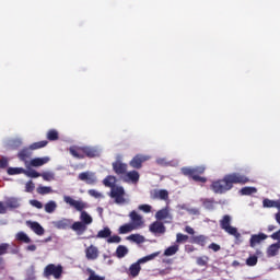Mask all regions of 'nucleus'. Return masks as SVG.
<instances>
[{
	"mask_svg": "<svg viewBox=\"0 0 280 280\" xmlns=\"http://www.w3.org/2000/svg\"><path fill=\"white\" fill-rule=\"evenodd\" d=\"M246 183H250V179L246 177V175L232 173L225 175L222 179L212 182L210 189H212L214 194H226V191H231L233 185H246Z\"/></svg>",
	"mask_w": 280,
	"mask_h": 280,
	"instance_id": "1",
	"label": "nucleus"
},
{
	"mask_svg": "<svg viewBox=\"0 0 280 280\" xmlns=\"http://www.w3.org/2000/svg\"><path fill=\"white\" fill-rule=\"evenodd\" d=\"M205 166H195V167H183L182 174L191 178L195 183H207V177H202V174L206 172Z\"/></svg>",
	"mask_w": 280,
	"mask_h": 280,
	"instance_id": "2",
	"label": "nucleus"
},
{
	"mask_svg": "<svg viewBox=\"0 0 280 280\" xmlns=\"http://www.w3.org/2000/svg\"><path fill=\"white\" fill-rule=\"evenodd\" d=\"M220 228L225 231L229 235L235 237L237 242L242 240V234L238 233L237 228L231 225V215L225 214L223 215L222 220H220Z\"/></svg>",
	"mask_w": 280,
	"mask_h": 280,
	"instance_id": "3",
	"label": "nucleus"
},
{
	"mask_svg": "<svg viewBox=\"0 0 280 280\" xmlns=\"http://www.w3.org/2000/svg\"><path fill=\"white\" fill-rule=\"evenodd\" d=\"M60 279L62 277V266L49 264L44 268L43 278L44 279Z\"/></svg>",
	"mask_w": 280,
	"mask_h": 280,
	"instance_id": "4",
	"label": "nucleus"
},
{
	"mask_svg": "<svg viewBox=\"0 0 280 280\" xmlns=\"http://www.w3.org/2000/svg\"><path fill=\"white\" fill-rule=\"evenodd\" d=\"M109 198H113L116 205H126V190L121 186L113 187Z\"/></svg>",
	"mask_w": 280,
	"mask_h": 280,
	"instance_id": "5",
	"label": "nucleus"
},
{
	"mask_svg": "<svg viewBox=\"0 0 280 280\" xmlns=\"http://www.w3.org/2000/svg\"><path fill=\"white\" fill-rule=\"evenodd\" d=\"M149 159L150 156L148 155L137 154L131 159L129 165L133 170H141V167H143V163H145V161H149Z\"/></svg>",
	"mask_w": 280,
	"mask_h": 280,
	"instance_id": "6",
	"label": "nucleus"
},
{
	"mask_svg": "<svg viewBox=\"0 0 280 280\" xmlns=\"http://www.w3.org/2000/svg\"><path fill=\"white\" fill-rule=\"evenodd\" d=\"M79 180L86 183V185H96L97 184V175L94 172H82L79 174Z\"/></svg>",
	"mask_w": 280,
	"mask_h": 280,
	"instance_id": "7",
	"label": "nucleus"
},
{
	"mask_svg": "<svg viewBox=\"0 0 280 280\" xmlns=\"http://www.w3.org/2000/svg\"><path fill=\"white\" fill-rule=\"evenodd\" d=\"M150 233H153V235H165V232L167 229L165 228V224L161 221H154L149 225Z\"/></svg>",
	"mask_w": 280,
	"mask_h": 280,
	"instance_id": "8",
	"label": "nucleus"
},
{
	"mask_svg": "<svg viewBox=\"0 0 280 280\" xmlns=\"http://www.w3.org/2000/svg\"><path fill=\"white\" fill-rule=\"evenodd\" d=\"M129 218L131 220V225L136 229V231L143 228V217L137 213V211L132 210L129 213Z\"/></svg>",
	"mask_w": 280,
	"mask_h": 280,
	"instance_id": "9",
	"label": "nucleus"
},
{
	"mask_svg": "<svg viewBox=\"0 0 280 280\" xmlns=\"http://www.w3.org/2000/svg\"><path fill=\"white\" fill-rule=\"evenodd\" d=\"M113 170L117 176H126L128 172V164L122 163L121 161H116L113 163Z\"/></svg>",
	"mask_w": 280,
	"mask_h": 280,
	"instance_id": "10",
	"label": "nucleus"
},
{
	"mask_svg": "<svg viewBox=\"0 0 280 280\" xmlns=\"http://www.w3.org/2000/svg\"><path fill=\"white\" fill-rule=\"evenodd\" d=\"M155 219L161 222L163 220H170V221H166V222H171V220H173V217L172 214L170 213V207H165L161 210H159L156 213H155Z\"/></svg>",
	"mask_w": 280,
	"mask_h": 280,
	"instance_id": "11",
	"label": "nucleus"
},
{
	"mask_svg": "<svg viewBox=\"0 0 280 280\" xmlns=\"http://www.w3.org/2000/svg\"><path fill=\"white\" fill-rule=\"evenodd\" d=\"M85 257L91 261H95L100 257V249L95 245H90L85 249Z\"/></svg>",
	"mask_w": 280,
	"mask_h": 280,
	"instance_id": "12",
	"label": "nucleus"
},
{
	"mask_svg": "<svg viewBox=\"0 0 280 280\" xmlns=\"http://www.w3.org/2000/svg\"><path fill=\"white\" fill-rule=\"evenodd\" d=\"M139 178H141V175H139V172L137 171H130L124 175L125 183H132L133 185H137V183H139Z\"/></svg>",
	"mask_w": 280,
	"mask_h": 280,
	"instance_id": "13",
	"label": "nucleus"
},
{
	"mask_svg": "<svg viewBox=\"0 0 280 280\" xmlns=\"http://www.w3.org/2000/svg\"><path fill=\"white\" fill-rule=\"evenodd\" d=\"M265 240H268V235L264 234V233H259V234H253L250 236L249 240V246L250 248H255V246H257L258 244H260L261 242H264Z\"/></svg>",
	"mask_w": 280,
	"mask_h": 280,
	"instance_id": "14",
	"label": "nucleus"
},
{
	"mask_svg": "<svg viewBox=\"0 0 280 280\" xmlns=\"http://www.w3.org/2000/svg\"><path fill=\"white\" fill-rule=\"evenodd\" d=\"M51 161L50 156H44V158H35L31 160L30 165L32 167H43V165H47Z\"/></svg>",
	"mask_w": 280,
	"mask_h": 280,
	"instance_id": "15",
	"label": "nucleus"
},
{
	"mask_svg": "<svg viewBox=\"0 0 280 280\" xmlns=\"http://www.w3.org/2000/svg\"><path fill=\"white\" fill-rule=\"evenodd\" d=\"M100 156V150L95 147H84V159H95Z\"/></svg>",
	"mask_w": 280,
	"mask_h": 280,
	"instance_id": "16",
	"label": "nucleus"
},
{
	"mask_svg": "<svg viewBox=\"0 0 280 280\" xmlns=\"http://www.w3.org/2000/svg\"><path fill=\"white\" fill-rule=\"evenodd\" d=\"M27 224H28L30 229L32 231H34V233L36 235H45V229L43 228V225H40V223H38L36 221H34V222L28 221Z\"/></svg>",
	"mask_w": 280,
	"mask_h": 280,
	"instance_id": "17",
	"label": "nucleus"
},
{
	"mask_svg": "<svg viewBox=\"0 0 280 280\" xmlns=\"http://www.w3.org/2000/svg\"><path fill=\"white\" fill-rule=\"evenodd\" d=\"M279 249H280V238L278 240L277 243L271 244L267 248V257H277V255H279Z\"/></svg>",
	"mask_w": 280,
	"mask_h": 280,
	"instance_id": "18",
	"label": "nucleus"
},
{
	"mask_svg": "<svg viewBox=\"0 0 280 280\" xmlns=\"http://www.w3.org/2000/svg\"><path fill=\"white\" fill-rule=\"evenodd\" d=\"M71 229L77 232V235H84L86 232V225L82 221L74 222Z\"/></svg>",
	"mask_w": 280,
	"mask_h": 280,
	"instance_id": "19",
	"label": "nucleus"
},
{
	"mask_svg": "<svg viewBox=\"0 0 280 280\" xmlns=\"http://www.w3.org/2000/svg\"><path fill=\"white\" fill-rule=\"evenodd\" d=\"M71 154L74 159H84V147L73 145L71 148Z\"/></svg>",
	"mask_w": 280,
	"mask_h": 280,
	"instance_id": "20",
	"label": "nucleus"
},
{
	"mask_svg": "<svg viewBox=\"0 0 280 280\" xmlns=\"http://www.w3.org/2000/svg\"><path fill=\"white\" fill-rule=\"evenodd\" d=\"M113 235V231H110V228L105 226L103 230H100L96 234V237L98 240H108Z\"/></svg>",
	"mask_w": 280,
	"mask_h": 280,
	"instance_id": "21",
	"label": "nucleus"
},
{
	"mask_svg": "<svg viewBox=\"0 0 280 280\" xmlns=\"http://www.w3.org/2000/svg\"><path fill=\"white\" fill-rule=\"evenodd\" d=\"M141 264L142 262H139V260L132 264L129 267V275H131L132 277H139V272H141Z\"/></svg>",
	"mask_w": 280,
	"mask_h": 280,
	"instance_id": "22",
	"label": "nucleus"
},
{
	"mask_svg": "<svg viewBox=\"0 0 280 280\" xmlns=\"http://www.w3.org/2000/svg\"><path fill=\"white\" fill-rule=\"evenodd\" d=\"M131 231H137V229L132 225V223L120 225L118 229V233L120 235H126V233H131Z\"/></svg>",
	"mask_w": 280,
	"mask_h": 280,
	"instance_id": "23",
	"label": "nucleus"
},
{
	"mask_svg": "<svg viewBox=\"0 0 280 280\" xmlns=\"http://www.w3.org/2000/svg\"><path fill=\"white\" fill-rule=\"evenodd\" d=\"M191 244H198V246H207V236L198 235L191 237Z\"/></svg>",
	"mask_w": 280,
	"mask_h": 280,
	"instance_id": "24",
	"label": "nucleus"
},
{
	"mask_svg": "<svg viewBox=\"0 0 280 280\" xmlns=\"http://www.w3.org/2000/svg\"><path fill=\"white\" fill-rule=\"evenodd\" d=\"M7 173L9 176H16L19 174H27V171L23 167H9Z\"/></svg>",
	"mask_w": 280,
	"mask_h": 280,
	"instance_id": "25",
	"label": "nucleus"
},
{
	"mask_svg": "<svg viewBox=\"0 0 280 280\" xmlns=\"http://www.w3.org/2000/svg\"><path fill=\"white\" fill-rule=\"evenodd\" d=\"M30 156H32V152H30V149H22L18 153V159H20V161H23V163H27V159H30Z\"/></svg>",
	"mask_w": 280,
	"mask_h": 280,
	"instance_id": "26",
	"label": "nucleus"
},
{
	"mask_svg": "<svg viewBox=\"0 0 280 280\" xmlns=\"http://www.w3.org/2000/svg\"><path fill=\"white\" fill-rule=\"evenodd\" d=\"M116 183H117V178L113 175H109L103 179V185L105 187H110L112 189H113V187H117V186H115Z\"/></svg>",
	"mask_w": 280,
	"mask_h": 280,
	"instance_id": "27",
	"label": "nucleus"
},
{
	"mask_svg": "<svg viewBox=\"0 0 280 280\" xmlns=\"http://www.w3.org/2000/svg\"><path fill=\"white\" fill-rule=\"evenodd\" d=\"M71 207H73L77 211H84L86 209V203L80 200L71 199Z\"/></svg>",
	"mask_w": 280,
	"mask_h": 280,
	"instance_id": "28",
	"label": "nucleus"
},
{
	"mask_svg": "<svg viewBox=\"0 0 280 280\" xmlns=\"http://www.w3.org/2000/svg\"><path fill=\"white\" fill-rule=\"evenodd\" d=\"M178 250H179V246L177 244L172 245L164 250V257H172L176 255Z\"/></svg>",
	"mask_w": 280,
	"mask_h": 280,
	"instance_id": "29",
	"label": "nucleus"
},
{
	"mask_svg": "<svg viewBox=\"0 0 280 280\" xmlns=\"http://www.w3.org/2000/svg\"><path fill=\"white\" fill-rule=\"evenodd\" d=\"M5 207L8 209H19V207H21V203H19V199L16 198H9L5 201Z\"/></svg>",
	"mask_w": 280,
	"mask_h": 280,
	"instance_id": "30",
	"label": "nucleus"
},
{
	"mask_svg": "<svg viewBox=\"0 0 280 280\" xmlns=\"http://www.w3.org/2000/svg\"><path fill=\"white\" fill-rule=\"evenodd\" d=\"M48 144H49V141H47V140L34 142L30 145V150H40L43 148H47Z\"/></svg>",
	"mask_w": 280,
	"mask_h": 280,
	"instance_id": "31",
	"label": "nucleus"
},
{
	"mask_svg": "<svg viewBox=\"0 0 280 280\" xmlns=\"http://www.w3.org/2000/svg\"><path fill=\"white\" fill-rule=\"evenodd\" d=\"M15 240H18V242H23V244H30L32 242V238H30V236L25 234V232H19L15 235Z\"/></svg>",
	"mask_w": 280,
	"mask_h": 280,
	"instance_id": "32",
	"label": "nucleus"
},
{
	"mask_svg": "<svg viewBox=\"0 0 280 280\" xmlns=\"http://www.w3.org/2000/svg\"><path fill=\"white\" fill-rule=\"evenodd\" d=\"M128 255V247L124 246V245H119L116 248V257H118V259H124V257Z\"/></svg>",
	"mask_w": 280,
	"mask_h": 280,
	"instance_id": "33",
	"label": "nucleus"
},
{
	"mask_svg": "<svg viewBox=\"0 0 280 280\" xmlns=\"http://www.w3.org/2000/svg\"><path fill=\"white\" fill-rule=\"evenodd\" d=\"M127 240H130V242H135L136 244H143V242H145V237L141 234H131Z\"/></svg>",
	"mask_w": 280,
	"mask_h": 280,
	"instance_id": "34",
	"label": "nucleus"
},
{
	"mask_svg": "<svg viewBox=\"0 0 280 280\" xmlns=\"http://www.w3.org/2000/svg\"><path fill=\"white\" fill-rule=\"evenodd\" d=\"M240 194H241V196H253V194H257V188L246 186L240 190Z\"/></svg>",
	"mask_w": 280,
	"mask_h": 280,
	"instance_id": "35",
	"label": "nucleus"
},
{
	"mask_svg": "<svg viewBox=\"0 0 280 280\" xmlns=\"http://www.w3.org/2000/svg\"><path fill=\"white\" fill-rule=\"evenodd\" d=\"M46 138L48 139V141H58V139L60 138V135L58 133V130L56 129H49Z\"/></svg>",
	"mask_w": 280,
	"mask_h": 280,
	"instance_id": "36",
	"label": "nucleus"
},
{
	"mask_svg": "<svg viewBox=\"0 0 280 280\" xmlns=\"http://www.w3.org/2000/svg\"><path fill=\"white\" fill-rule=\"evenodd\" d=\"M161 255V252H155L153 254H150L148 256H144L139 259V264H147V261H152L153 259H156Z\"/></svg>",
	"mask_w": 280,
	"mask_h": 280,
	"instance_id": "37",
	"label": "nucleus"
},
{
	"mask_svg": "<svg viewBox=\"0 0 280 280\" xmlns=\"http://www.w3.org/2000/svg\"><path fill=\"white\" fill-rule=\"evenodd\" d=\"M80 220H81V222H82L85 226H86L88 224H92V223H93V218H91L86 211H82V212H81Z\"/></svg>",
	"mask_w": 280,
	"mask_h": 280,
	"instance_id": "38",
	"label": "nucleus"
},
{
	"mask_svg": "<svg viewBox=\"0 0 280 280\" xmlns=\"http://www.w3.org/2000/svg\"><path fill=\"white\" fill-rule=\"evenodd\" d=\"M69 224H71V222L67 219L55 222L56 229H61V230L69 229Z\"/></svg>",
	"mask_w": 280,
	"mask_h": 280,
	"instance_id": "39",
	"label": "nucleus"
},
{
	"mask_svg": "<svg viewBox=\"0 0 280 280\" xmlns=\"http://www.w3.org/2000/svg\"><path fill=\"white\" fill-rule=\"evenodd\" d=\"M37 194L40 196H47V194H54V189H51L49 186H39L37 188Z\"/></svg>",
	"mask_w": 280,
	"mask_h": 280,
	"instance_id": "40",
	"label": "nucleus"
},
{
	"mask_svg": "<svg viewBox=\"0 0 280 280\" xmlns=\"http://www.w3.org/2000/svg\"><path fill=\"white\" fill-rule=\"evenodd\" d=\"M86 272L90 275V277L88 278V280H105L104 277L98 276L95 273V270L88 268Z\"/></svg>",
	"mask_w": 280,
	"mask_h": 280,
	"instance_id": "41",
	"label": "nucleus"
},
{
	"mask_svg": "<svg viewBox=\"0 0 280 280\" xmlns=\"http://www.w3.org/2000/svg\"><path fill=\"white\" fill-rule=\"evenodd\" d=\"M43 180L47 183H51V180H56V174L54 172H44L42 173Z\"/></svg>",
	"mask_w": 280,
	"mask_h": 280,
	"instance_id": "42",
	"label": "nucleus"
},
{
	"mask_svg": "<svg viewBox=\"0 0 280 280\" xmlns=\"http://www.w3.org/2000/svg\"><path fill=\"white\" fill-rule=\"evenodd\" d=\"M56 207H58L56 205V201H48L46 205H45V211L46 213H54V211H56Z\"/></svg>",
	"mask_w": 280,
	"mask_h": 280,
	"instance_id": "43",
	"label": "nucleus"
},
{
	"mask_svg": "<svg viewBox=\"0 0 280 280\" xmlns=\"http://www.w3.org/2000/svg\"><path fill=\"white\" fill-rule=\"evenodd\" d=\"M189 241V236L183 233L176 234V244H185V242Z\"/></svg>",
	"mask_w": 280,
	"mask_h": 280,
	"instance_id": "44",
	"label": "nucleus"
},
{
	"mask_svg": "<svg viewBox=\"0 0 280 280\" xmlns=\"http://www.w3.org/2000/svg\"><path fill=\"white\" fill-rule=\"evenodd\" d=\"M277 205V200H270V199H264L262 200V207H265V209H275Z\"/></svg>",
	"mask_w": 280,
	"mask_h": 280,
	"instance_id": "45",
	"label": "nucleus"
},
{
	"mask_svg": "<svg viewBox=\"0 0 280 280\" xmlns=\"http://www.w3.org/2000/svg\"><path fill=\"white\" fill-rule=\"evenodd\" d=\"M202 205L206 209H213V205H215V200L213 198L211 199H203Z\"/></svg>",
	"mask_w": 280,
	"mask_h": 280,
	"instance_id": "46",
	"label": "nucleus"
},
{
	"mask_svg": "<svg viewBox=\"0 0 280 280\" xmlns=\"http://www.w3.org/2000/svg\"><path fill=\"white\" fill-rule=\"evenodd\" d=\"M89 196H91L92 198H96V199H100V198H104V195L95 189H90L88 191Z\"/></svg>",
	"mask_w": 280,
	"mask_h": 280,
	"instance_id": "47",
	"label": "nucleus"
},
{
	"mask_svg": "<svg viewBox=\"0 0 280 280\" xmlns=\"http://www.w3.org/2000/svg\"><path fill=\"white\" fill-rule=\"evenodd\" d=\"M121 242V236L113 235L107 238V244H119Z\"/></svg>",
	"mask_w": 280,
	"mask_h": 280,
	"instance_id": "48",
	"label": "nucleus"
},
{
	"mask_svg": "<svg viewBox=\"0 0 280 280\" xmlns=\"http://www.w3.org/2000/svg\"><path fill=\"white\" fill-rule=\"evenodd\" d=\"M209 264V258L208 256H201L197 258V266H207Z\"/></svg>",
	"mask_w": 280,
	"mask_h": 280,
	"instance_id": "49",
	"label": "nucleus"
},
{
	"mask_svg": "<svg viewBox=\"0 0 280 280\" xmlns=\"http://www.w3.org/2000/svg\"><path fill=\"white\" fill-rule=\"evenodd\" d=\"M170 192L165 189L159 190V200H168Z\"/></svg>",
	"mask_w": 280,
	"mask_h": 280,
	"instance_id": "50",
	"label": "nucleus"
},
{
	"mask_svg": "<svg viewBox=\"0 0 280 280\" xmlns=\"http://www.w3.org/2000/svg\"><path fill=\"white\" fill-rule=\"evenodd\" d=\"M257 261H258V258L257 256H249L247 259H246V264L248 266H257Z\"/></svg>",
	"mask_w": 280,
	"mask_h": 280,
	"instance_id": "51",
	"label": "nucleus"
},
{
	"mask_svg": "<svg viewBox=\"0 0 280 280\" xmlns=\"http://www.w3.org/2000/svg\"><path fill=\"white\" fill-rule=\"evenodd\" d=\"M35 188H36V186L34 185V182H32V180L27 182L25 185V191L27 194H32V191H34Z\"/></svg>",
	"mask_w": 280,
	"mask_h": 280,
	"instance_id": "52",
	"label": "nucleus"
},
{
	"mask_svg": "<svg viewBox=\"0 0 280 280\" xmlns=\"http://www.w3.org/2000/svg\"><path fill=\"white\" fill-rule=\"evenodd\" d=\"M139 211H143V213H150L152 211V206L150 205H140L138 207Z\"/></svg>",
	"mask_w": 280,
	"mask_h": 280,
	"instance_id": "53",
	"label": "nucleus"
},
{
	"mask_svg": "<svg viewBox=\"0 0 280 280\" xmlns=\"http://www.w3.org/2000/svg\"><path fill=\"white\" fill-rule=\"evenodd\" d=\"M26 176H30V178H40L42 173H38L36 171H26Z\"/></svg>",
	"mask_w": 280,
	"mask_h": 280,
	"instance_id": "54",
	"label": "nucleus"
},
{
	"mask_svg": "<svg viewBox=\"0 0 280 280\" xmlns=\"http://www.w3.org/2000/svg\"><path fill=\"white\" fill-rule=\"evenodd\" d=\"M8 248H10V244H8V243L0 244V256L1 255H7L8 254Z\"/></svg>",
	"mask_w": 280,
	"mask_h": 280,
	"instance_id": "55",
	"label": "nucleus"
},
{
	"mask_svg": "<svg viewBox=\"0 0 280 280\" xmlns=\"http://www.w3.org/2000/svg\"><path fill=\"white\" fill-rule=\"evenodd\" d=\"M30 205H32V207H35V209H43V202L36 199L31 200Z\"/></svg>",
	"mask_w": 280,
	"mask_h": 280,
	"instance_id": "56",
	"label": "nucleus"
},
{
	"mask_svg": "<svg viewBox=\"0 0 280 280\" xmlns=\"http://www.w3.org/2000/svg\"><path fill=\"white\" fill-rule=\"evenodd\" d=\"M8 159L7 158H2L0 160V170H5V167H8Z\"/></svg>",
	"mask_w": 280,
	"mask_h": 280,
	"instance_id": "57",
	"label": "nucleus"
},
{
	"mask_svg": "<svg viewBox=\"0 0 280 280\" xmlns=\"http://www.w3.org/2000/svg\"><path fill=\"white\" fill-rule=\"evenodd\" d=\"M208 248H210L211 250H213L214 253H218V250H220V245L215 244V243H211Z\"/></svg>",
	"mask_w": 280,
	"mask_h": 280,
	"instance_id": "58",
	"label": "nucleus"
},
{
	"mask_svg": "<svg viewBox=\"0 0 280 280\" xmlns=\"http://www.w3.org/2000/svg\"><path fill=\"white\" fill-rule=\"evenodd\" d=\"M151 199L159 200V190L154 189L151 191Z\"/></svg>",
	"mask_w": 280,
	"mask_h": 280,
	"instance_id": "59",
	"label": "nucleus"
},
{
	"mask_svg": "<svg viewBox=\"0 0 280 280\" xmlns=\"http://www.w3.org/2000/svg\"><path fill=\"white\" fill-rule=\"evenodd\" d=\"M185 233H188V235H194V233H196V231H194V228L187 225L185 228Z\"/></svg>",
	"mask_w": 280,
	"mask_h": 280,
	"instance_id": "60",
	"label": "nucleus"
},
{
	"mask_svg": "<svg viewBox=\"0 0 280 280\" xmlns=\"http://www.w3.org/2000/svg\"><path fill=\"white\" fill-rule=\"evenodd\" d=\"M8 212V209L3 206V202L0 201V214H4Z\"/></svg>",
	"mask_w": 280,
	"mask_h": 280,
	"instance_id": "61",
	"label": "nucleus"
},
{
	"mask_svg": "<svg viewBox=\"0 0 280 280\" xmlns=\"http://www.w3.org/2000/svg\"><path fill=\"white\" fill-rule=\"evenodd\" d=\"M0 270H5V260H3V257H0Z\"/></svg>",
	"mask_w": 280,
	"mask_h": 280,
	"instance_id": "62",
	"label": "nucleus"
},
{
	"mask_svg": "<svg viewBox=\"0 0 280 280\" xmlns=\"http://www.w3.org/2000/svg\"><path fill=\"white\" fill-rule=\"evenodd\" d=\"M26 250H30L31 253H34V250H36V245H28L26 247Z\"/></svg>",
	"mask_w": 280,
	"mask_h": 280,
	"instance_id": "63",
	"label": "nucleus"
},
{
	"mask_svg": "<svg viewBox=\"0 0 280 280\" xmlns=\"http://www.w3.org/2000/svg\"><path fill=\"white\" fill-rule=\"evenodd\" d=\"M275 209H278V213H280V199L276 200V207Z\"/></svg>",
	"mask_w": 280,
	"mask_h": 280,
	"instance_id": "64",
	"label": "nucleus"
}]
</instances>
